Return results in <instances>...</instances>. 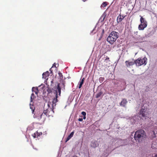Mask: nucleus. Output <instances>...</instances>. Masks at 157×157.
Instances as JSON below:
<instances>
[{
  "mask_svg": "<svg viewBox=\"0 0 157 157\" xmlns=\"http://www.w3.org/2000/svg\"><path fill=\"white\" fill-rule=\"evenodd\" d=\"M146 137V133L142 129L137 131L135 134L134 138L135 140L138 142H140Z\"/></svg>",
  "mask_w": 157,
  "mask_h": 157,
  "instance_id": "obj_1",
  "label": "nucleus"
},
{
  "mask_svg": "<svg viewBox=\"0 0 157 157\" xmlns=\"http://www.w3.org/2000/svg\"><path fill=\"white\" fill-rule=\"evenodd\" d=\"M118 33L114 31H113L109 34L107 39V41L110 44H113L118 37Z\"/></svg>",
  "mask_w": 157,
  "mask_h": 157,
  "instance_id": "obj_2",
  "label": "nucleus"
},
{
  "mask_svg": "<svg viewBox=\"0 0 157 157\" xmlns=\"http://www.w3.org/2000/svg\"><path fill=\"white\" fill-rule=\"evenodd\" d=\"M58 92L59 93V96H60L61 92V88L60 86V84L58 83L57 85V90H56V94L55 97L54 98L52 102V105L53 109L54 107H55L56 106V103L58 102V100L57 99L58 98Z\"/></svg>",
  "mask_w": 157,
  "mask_h": 157,
  "instance_id": "obj_3",
  "label": "nucleus"
},
{
  "mask_svg": "<svg viewBox=\"0 0 157 157\" xmlns=\"http://www.w3.org/2000/svg\"><path fill=\"white\" fill-rule=\"evenodd\" d=\"M147 59L146 57H140L135 60V63L136 66H140L142 65H146L147 63Z\"/></svg>",
  "mask_w": 157,
  "mask_h": 157,
  "instance_id": "obj_4",
  "label": "nucleus"
},
{
  "mask_svg": "<svg viewBox=\"0 0 157 157\" xmlns=\"http://www.w3.org/2000/svg\"><path fill=\"white\" fill-rule=\"evenodd\" d=\"M141 17L140 18V24L138 26L139 30H143L145 28H146L147 25V22L145 19L142 17L140 16Z\"/></svg>",
  "mask_w": 157,
  "mask_h": 157,
  "instance_id": "obj_5",
  "label": "nucleus"
},
{
  "mask_svg": "<svg viewBox=\"0 0 157 157\" xmlns=\"http://www.w3.org/2000/svg\"><path fill=\"white\" fill-rule=\"evenodd\" d=\"M48 109L44 110L42 114H40V117L38 118V119H43V120H44L47 116H49L48 115Z\"/></svg>",
  "mask_w": 157,
  "mask_h": 157,
  "instance_id": "obj_6",
  "label": "nucleus"
},
{
  "mask_svg": "<svg viewBox=\"0 0 157 157\" xmlns=\"http://www.w3.org/2000/svg\"><path fill=\"white\" fill-rule=\"evenodd\" d=\"M147 109L142 108L140 110V115H141L143 117H147L148 115V113L146 112Z\"/></svg>",
  "mask_w": 157,
  "mask_h": 157,
  "instance_id": "obj_7",
  "label": "nucleus"
},
{
  "mask_svg": "<svg viewBox=\"0 0 157 157\" xmlns=\"http://www.w3.org/2000/svg\"><path fill=\"white\" fill-rule=\"evenodd\" d=\"M125 63L127 67H130L131 66L135 64V60L134 61L127 60L125 61Z\"/></svg>",
  "mask_w": 157,
  "mask_h": 157,
  "instance_id": "obj_8",
  "label": "nucleus"
},
{
  "mask_svg": "<svg viewBox=\"0 0 157 157\" xmlns=\"http://www.w3.org/2000/svg\"><path fill=\"white\" fill-rule=\"evenodd\" d=\"M128 101L127 99L125 98H123L122 99L121 102L120 103V105L121 106L125 107Z\"/></svg>",
  "mask_w": 157,
  "mask_h": 157,
  "instance_id": "obj_9",
  "label": "nucleus"
},
{
  "mask_svg": "<svg viewBox=\"0 0 157 157\" xmlns=\"http://www.w3.org/2000/svg\"><path fill=\"white\" fill-rule=\"evenodd\" d=\"M42 134L41 132H38V131H36L32 135V136L34 138H37L40 136V135H42Z\"/></svg>",
  "mask_w": 157,
  "mask_h": 157,
  "instance_id": "obj_10",
  "label": "nucleus"
},
{
  "mask_svg": "<svg viewBox=\"0 0 157 157\" xmlns=\"http://www.w3.org/2000/svg\"><path fill=\"white\" fill-rule=\"evenodd\" d=\"M125 16H121L120 14L117 17V23L121 22L124 18Z\"/></svg>",
  "mask_w": 157,
  "mask_h": 157,
  "instance_id": "obj_11",
  "label": "nucleus"
},
{
  "mask_svg": "<svg viewBox=\"0 0 157 157\" xmlns=\"http://www.w3.org/2000/svg\"><path fill=\"white\" fill-rule=\"evenodd\" d=\"M49 75V72L48 71H47L44 73L42 74L43 78L44 79H46Z\"/></svg>",
  "mask_w": 157,
  "mask_h": 157,
  "instance_id": "obj_12",
  "label": "nucleus"
},
{
  "mask_svg": "<svg viewBox=\"0 0 157 157\" xmlns=\"http://www.w3.org/2000/svg\"><path fill=\"white\" fill-rule=\"evenodd\" d=\"M74 132H72L70 134L67 136V137L66 140L65 141V142H67L71 138L73 137V135L74 134Z\"/></svg>",
  "mask_w": 157,
  "mask_h": 157,
  "instance_id": "obj_13",
  "label": "nucleus"
},
{
  "mask_svg": "<svg viewBox=\"0 0 157 157\" xmlns=\"http://www.w3.org/2000/svg\"><path fill=\"white\" fill-rule=\"evenodd\" d=\"M84 80H85V78H83L81 80V81L79 82V86L78 87L80 89L81 87L82 84H83V83H84Z\"/></svg>",
  "mask_w": 157,
  "mask_h": 157,
  "instance_id": "obj_14",
  "label": "nucleus"
},
{
  "mask_svg": "<svg viewBox=\"0 0 157 157\" xmlns=\"http://www.w3.org/2000/svg\"><path fill=\"white\" fill-rule=\"evenodd\" d=\"M33 91L35 93L37 94L38 93V90L37 88L33 87L32 89Z\"/></svg>",
  "mask_w": 157,
  "mask_h": 157,
  "instance_id": "obj_15",
  "label": "nucleus"
},
{
  "mask_svg": "<svg viewBox=\"0 0 157 157\" xmlns=\"http://www.w3.org/2000/svg\"><path fill=\"white\" fill-rule=\"evenodd\" d=\"M91 147L95 148L97 147V144L96 142H94L92 143L91 144Z\"/></svg>",
  "mask_w": 157,
  "mask_h": 157,
  "instance_id": "obj_16",
  "label": "nucleus"
},
{
  "mask_svg": "<svg viewBox=\"0 0 157 157\" xmlns=\"http://www.w3.org/2000/svg\"><path fill=\"white\" fill-rule=\"evenodd\" d=\"M102 94V93L101 92H100L98 93H97L96 95V98H99Z\"/></svg>",
  "mask_w": 157,
  "mask_h": 157,
  "instance_id": "obj_17",
  "label": "nucleus"
},
{
  "mask_svg": "<svg viewBox=\"0 0 157 157\" xmlns=\"http://www.w3.org/2000/svg\"><path fill=\"white\" fill-rule=\"evenodd\" d=\"M52 90L50 88H48V89L47 90V91L48 92V94L52 93Z\"/></svg>",
  "mask_w": 157,
  "mask_h": 157,
  "instance_id": "obj_18",
  "label": "nucleus"
},
{
  "mask_svg": "<svg viewBox=\"0 0 157 157\" xmlns=\"http://www.w3.org/2000/svg\"><path fill=\"white\" fill-rule=\"evenodd\" d=\"M81 114L84 116L83 117V119H85L86 118V113L83 111L82 112Z\"/></svg>",
  "mask_w": 157,
  "mask_h": 157,
  "instance_id": "obj_19",
  "label": "nucleus"
},
{
  "mask_svg": "<svg viewBox=\"0 0 157 157\" xmlns=\"http://www.w3.org/2000/svg\"><path fill=\"white\" fill-rule=\"evenodd\" d=\"M107 5V2H104L101 5V7H105Z\"/></svg>",
  "mask_w": 157,
  "mask_h": 157,
  "instance_id": "obj_20",
  "label": "nucleus"
},
{
  "mask_svg": "<svg viewBox=\"0 0 157 157\" xmlns=\"http://www.w3.org/2000/svg\"><path fill=\"white\" fill-rule=\"evenodd\" d=\"M104 80V78L102 77H100L99 80L100 82H102Z\"/></svg>",
  "mask_w": 157,
  "mask_h": 157,
  "instance_id": "obj_21",
  "label": "nucleus"
},
{
  "mask_svg": "<svg viewBox=\"0 0 157 157\" xmlns=\"http://www.w3.org/2000/svg\"><path fill=\"white\" fill-rule=\"evenodd\" d=\"M59 77H60V78L61 79H63V75L61 73H59Z\"/></svg>",
  "mask_w": 157,
  "mask_h": 157,
  "instance_id": "obj_22",
  "label": "nucleus"
},
{
  "mask_svg": "<svg viewBox=\"0 0 157 157\" xmlns=\"http://www.w3.org/2000/svg\"><path fill=\"white\" fill-rule=\"evenodd\" d=\"M34 96V94L33 93H32L31 94V97H30V99H31V101H33V96Z\"/></svg>",
  "mask_w": 157,
  "mask_h": 157,
  "instance_id": "obj_23",
  "label": "nucleus"
},
{
  "mask_svg": "<svg viewBox=\"0 0 157 157\" xmlns=\"http://www.w3.org/2000/svg\"><path fill=\"white\" fill-rule=\"evenodd\" d=\"M105 61H106V62H107V61H110V60H109V58L108 57H107L106 58L105 60Z\"/></svg>",
  "mask_w": 157,
  "mask_h": 157,
  "instance_id": "obj_24",
  "label": "nucleus"
},
{
  "mask_svg": "<svg viewBox=\"0 0 157 157\" xmlns=\"http://www.w3.org/2000/svg\"><path fill=\"white\" fill-rule=\"evenodd\" d=\"M78 121H83V119L82 118H79L78 119Z\"/></svg>",
  "mask_w": 157,
  "mask_h": 157,
  "instance_id": "obj_25",
  "label": "nucleus"
},
{
  "mask_svg": "<svg viewBox=\"0 0 157 157\" xmlns=\"http://www.w3.org/2000/svg\"><path fill=\"white\" fill-rule=\"evenodd\" d=\"M56 63H54L53 64L52 67H56Z\"/></svg>",
  "mask_w": 157,
  "mask_h": 157,
  "instance_id": "obj_26",
  "label": "nucleus"
},
{
  "mask_svg": "<svg viewBox=\"0 0 157 157\" xmlns=\"http://www.w3.org/2000/svg\"><path fill=\"white\" fill-rule=\"evenodd\" d=\"M50 104H51V102H48V106H49V107H50Z\"/></svg>",
  "mask_w": 157,
  "mask_h": 157,
  "instance_id": "obj_27",
  "label": "nucleus"
},
{
  "mask_svg": "<svg viewBox=\"0 0 157 157\" xmlns=\"http://www.w3.org/2000/svg\"><path fill=\"white\" fill-rule=\"evenodd\" d=\"M62 85L63 86L64 89H65V85L64 83H62Z\"/></svg>",
  "mask_w": 157,
  "mask_h": 157,
  "instance_id": "obj_28",
  "label": "nucleus"
},
{
  "mask_svg": "<svg viewBox=\"0 0 157 157\" xmlns=\"http://www.w3.org/2000/svg\"><path fill=\"white\" fill-rule=\"evenodd\" d=\"M72 157H77V156L76 155H74L73 156H72Z\"/></svg>",
  "mask_w": 157,
  "mask_h": 157,
  "instance_id": "obj_29",
  "label": "nucleus"
},
{
  "mask_svg": "<svg viewBox=\"0 0 157 157\" xmlns=\"http://www.w3.org/2000/svg\"><path fill=\"white\" fill-rule=\"evenodd\" d=\"M154 157H157V154H156Z\"/></svg>",
  "mask_w": 157,
  "mask_h": 157,
  "instance_id": "obj_30",
  "label": "nucleus"
},
{
  "mask_svg": "<svg viewBox=\"0 0 157 157\" xmlns=\"http://www.w3.org/2000/svg\"><path fill=\"white\" fill-rule=\"evenodd\" d=\"M32 112L33 113V112L34 111V109H32Z\"/></svg>",
  "mask_w": 157,
  "mask_h": 157,
  "instance_id": "obj_31",
  "label": "nucleus"
},
{
  "mask_svg": "<svg viewBox=\"0 0 157 157\" xmlns=\"http://www.w3.org/2000/svg\"><path fill=\"white\" fill-rule=\"evenodd\" d=\"M50 71H51V72H52V71H51V68H50Z\"/></svg>",
  "mask_w": 157,
  "mask_h": 157,
  "instance_id": "obj_32",
  "label": "nucleus"
},
{
  "mask_svg": "<svg viewBox=\"0 0 157 157\" xmlns=\"http://www.w3.org/2000/svg\"><path fill=\"white\" fill-rule=\"evenodd\" d=\"M104 18H105V17H104L103 18V20H104Z\"/></svg>",
  "mask_w": 157,
  "mask_h": 157,
  "instance_id": "obj_33",
  "label": "nucleus"
}]
</instances>
